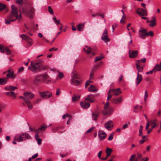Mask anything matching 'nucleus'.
<instances>
[{
  "instance_id": "obj_1",
  "label": "nucleus",
  "mask_w": 161,
  "mask_h": 161,
  "mask_svg": "<svg viewBox=\"0 0 161 161\" xmlns=\"http://www.w3.org/2000/svg\"><path fill=\"white\" fill-rule=\"evenodd\" d=\"M21 19V11H20L19 14L18 15V12L11 11L10 13L7 16V19H5V23L7 25L10 24V22H13L16 20L19 21Z\"/></svg>"
},
{
  "instance_id": "obj_2",
  "label": "nucleus",
  "mask_w": 161,
  "mask_h": 161,
  "mask_svg": "<svg viewBox=\"0 0 161 161\" xmlns=\"http://www.w3.org/2000/svg\"><path fill=\"white\" fill-rule=\"evenodd\" d=\"M48 75L47 74L37 75L34 78L33 83L35 86H37L40 82H44L48 79Z\"/></svg>"
},
{
  "instance_id": "obj_3",
  "label": "nucleus",
  "mask_w": 161,
  "mask_h": 161,
  "mask_svg": "<svg viewBox=\"0 0 161 161\" xmlns=\"http://www.w3.org/2000/svg\"><path fill=\"white\" fill-rule=\"evenodd\" d=\"M14 140L18 142H20L25 140L31 139V137L30 135L26 132H23L21 134L16 135L14 137Z\"/></svg>"
},
{
  "instance_id": "obj_4",
  "label": "nucleus",
  "mask_w": 161,
  "mask_h": 161,
  "mask_svg": "<svg viewBox=\"0 0 161 161\" xmlns=\"http://www.w3.org/2000/svg\"><path fill=\"white\" fill-rule=\"evenodd\" d=\"M28 69L31 70L32 72L35 71L36 70H41L44 69H45V67L42 65L41 63H36L33 64L32 62H31V66L29 67Z\"/></svg>"
},
{
  "instance_id": "obj_5",
  "label": "nucleus",
  "mask_w": 161,
  "mask_h": 161,
  "mask_svg": "<svg viewBox=\"0 0 161 161\" xmlns=\"http://www.w3.org/2000/svg\"><path fill=\"white\" fill-rule=\"evenodd\" d=\"M112 108L109 106V103L106 102L104 107V109L101 111V113L104 115H107L111 114Z\"/></svg>"
},
{
  "instance_id": "obj_6",
  "label": "nucleus",
  "mask_w": 161,
  "mask_h": 161,
  "mask_svg": "<svg viewBox=\"0 0 161 161\" xmlns=\"http://www.w3.org/2000/svg\"><path fill=\"white\" fill-rule=\"evenodd\" d=\"M23 13L27 16L32 18L34 14L35 10L34 8H32L29 11H27L25 8H23L22 13Z\"/></svg>"
},
{
  "instance_id": "obj_7",
  "label": "nucleus",
  "mask_w": 161,
  "mask_h": 161,
  "mask_svg": "<svg viewBox=\"0 0 161 161\" xmlns=\"http://www.w3.org/2000/svg\"><path fill=\"white\" fill-rule=\"evenodd\" d=\"M98 136L100 141H102L106 138L107 135L103 131L99 130L98 132Z\"/></svg>"
},
{
  "instance_id": "obj_8",
  "label": "nucleus",
  "mask_w": 161,
  "mask_h": 161,
  "mask_svg": "<svg viewBox=\"0 0 161 161\" xmlns=\"http://www.w3.org/2000/svg\"><path fill=\"white\" fill-rule=\"evenodd\" d=\"M101 38L105 42H109V39L108 36V31L107 29H105L104 31Z\"/></svg>"
},
{
  "instance_id": "obj_9",
  "label": "nucleus",
  "mask_w": 161,
  "mask_h": 161,
  "mask_svg": "<svg viewBox=\"0 0 161 161\" xmlns=\"http://www.w3.org/2000/svg\"><path fill=\"white\" fill-rule=\"evenodd\" d=\"M39 94L40 95V96L44 98H48L50 97L52 95V93H49V92L48 91L44 92H39Z\"/></svg>"
},
{
  "instance_id": "obj_10",
  "label": "nucleus",
  "mask_w": 161,
  "mask_h": 161,
  "mask_svg": "<svg viewBox=\"0 0 161 161\" xmlns=\"http://www.w3.org/2000/svg\"><path fill=\"white\" fill-rule=\"evenodd\" d=\"M21 37L24 40H26L30 45H31L33 43L32 39L28 36H25L24 34L20 35Z\"/></svg>"
},
{
  "instance_id": "obj_11",
  "label": "nucleus",
  "mask_w": 161,
  "mask_h": 161,
  "mask_svg": "<svg viewBox=\"0 0 161 161\" xmlns=\"http://www.w3.org/2000/svg\"><path fill=\"white\" fill-rule=\"evenodd\" d=\"M113 126V121L111 120H109L105 123V127L108 130H111Z\"/></svg>"
},
{
  "instance_id": "obj_12",
  "label": "nucleus",
  "mask_w": 161,
  "mask_h": 161,
  "mask_svg": "<svg viewBox=\"0 0 161 161\" xmlns=\"http://www.w3.org/2000/svg\"><path fill=\"white\" fill-rule=\"evenodd\" d=\"M24 97L28 100L32 99L35 96L34 94L32 92H25L23 94Z\"/></svg>"
},
{
  "instance_id": "obj_13",
  "label": "nucleus",
  "mask_w": 161,
  "mask_h": 161,
  "mask_svg": "<svg viewBox=\"0 0 161 161\" xmlns=\"http://www.w3.org/2000/svg\"><path fill=\"white\" fill-rule=\"evenodd\" d=\"M22 104L24 106H26L28 110H30L33 108V105L31 101L27 99L24 103H22Z\"/></svg>"
},
{
  "instance_id": "obj_14",
  "label": "nucleus",
  "mask_w": 161,
  "mask_h": 161,
  "mask_svg": "<svg viewBox=\"0 0 161 161\" xmlns=\"http://www.w3.org/2000/svg\"><path fill=\"white\" fill-rule=\"evenodd\" d=\"M138 52L137 50L132 51L131 50H129V57L130 58L136 57L138 55Z\"/></svg>"
},
{
  "instance_id": "obj_15",
  "label": "nucleus",
  "mask_w": 161,
  "mask_h": 161,
  "mask_svg": "<svg viewBox=\"0 0 161 161\" xmlns=\"http://www.w3.org/2000/svg\"><path fill=\"white\" fill-rule=\"evenodd\" d=\"M85 100L86 101H89L90 103H93L95 101L94 96L92 94L88 95L85 98Z\"/></svg>"
},
{
  "instance_id": "obj_16",
  "label": "nucleus",
  "mask_w": 161,
  "mask_h": 161,
  "mask_svg": "<svg viewBox=\"0 0 161 161\" xmlns=\"http://www.w3.org/2000/svg\"><path fill=\"white\" fill-rule=\"evenodd\" d=\"M140 11L138 10L136 11V13L141 16H146L147 15V13L146 10L144 9H140Z\"/></svg>"
},
{
  "instance_id": "obj_17",
  "label": "nucleus",
  "mask_w": 161,
  "mask_h": 161,
  "mask_svg": "<svg viewBox=\"0 0 161 161\" xmlns=\"http://www.w3.org/2000/svg\"><path fill=\"white\" fill-rule=\"evenodd\" d=\"M136 68L137 70V74H140V72H142L143 70V67L141 66L140 65L139 63V61L137 60L136 63Z\"/></svg>"
},
{
  "instance_id": "obj_18",
  "label": "nucleus",
  "mask_w": 161,
  "mask_h": 161,
  "mask_svg": "<svg viewBox=\"0 0 161 161\" xmlns=\"http://www.w3.org/2000/svg\"><path fill=\"white\" fill-rule=\"evenodd\" d=\"M80 105L82 108L83 109H87L88 108L90 105L89 103L86 102H80Z\"/></svg>"
},
{
  "instance_id": "obj_19",
  "label": "nucleus",
  "mask_w": 161,
  "mask_h": 161,
  "mask_svg": "<svg viewBox=\"0 0 161 161\" xmlns=\"http://www.w3.org/2000/svg\"><path fill=\"white\" fill-rule=\"evenodd\" d=\"M79 77L78 76L77 73L75 71H73L71 75V82H74V80L75 79H78Z\"/></svg>"
},
{
  "instance_id": "obj_20",
  "label": "nucleus",
  "mask_w": 161,
  "mask_h": 161,
  "mask_svg": "<svg viewBox=\"0 0 161 161\" xmlns=\"http://www.w3.org/2000/svg\"><path fill=\"white\" fill-rule=\"evenodd\" d=\"M142 76L141 75L137 74V76L136 79V82L137 85H138L142 80Z\"/></svg>"
},
{
  "instance_id": "obj_21",
  "label": "nucleus",
  "mask_w": 161,
  "mask_h": 161,
  "mask_svg": "<svg viewBox=\"0 0 161 161\" xmlns=\"http://www.w3.org/2000/svg\"><path fill=\"white\" fill-rule=\"evenodd\" d=\"M65 117H67L68 118V120L67 122V124L69 125V124L70 121L71 120L72 117V116L68 114H66L64 115L63 116V119H65Z\"/></svg>"
},
{
  "instance_id": "obj_22",
  "label": "nucleus",
  "mask_w": 161,
  "mask_h": 161,
  "mask_svg": "<svg viewBox=\"0 0 161 161\" xmlns=\"http://www.w3.org/2000/svg\"><path fill=\"white\" fill-rule=\"evenodd\" d=\"M112 92L113 94L115 96H117L121 93V92L120 91L119 88H118L116 89H112Z\"/></svg>"
},
{
  "instance_id": "obj_23",
  "label": "nucleus",
  "mask_w": 161,
  "mask_h": 161,
  "mask_svg": "<svg viewBox=\"0 0 161 161\" xmlns=\"http://www.w3.org/2000/svg\"><path fill=\"white\" fill-rule=\"evenodd\" d=\"M122 101V99L121 97L118 98H113L112 100V102L115 104L120 103Z\"/></svg>"
},
{
  "instance_id": "obj_24",
  "label": "nucleus",
  "mask_w": 161,
  "mask_h": 161,
  "mask_svg": "<svg viewBox=\"0 0 161 161\" xmlns=\"http://www.w3.org/2000/svg\"><path fill=\"white\" fill-rule=\"evenodd\" d=\"M99 114V112L97 111L93 113L92 114V119L94 120H96V118L98 117Z\"/></svg>"
},
{
  "instance_id": "obj_25",
  "label": "nucleus",
  "mask_w": 161,
  "mask_h": 161,
  "mask_svg": "<svg viewBox=\"0 0 161 161\" xmlns=\"http://www.w3.org/2000/svg\"><path fill=\"white\" fill-rule=\"evenodd\" d=\"M49 126H48V127ZM48 127L47 125L45 124H43L42 125H41L40 127L39 128V129L37 130H38V131H42L45 130Z\"/></svg>"
},
{
  "instance_id": "obj_26",
  "label": "nucleus",
  "mask_w": 161,
  "mask_h": 161,
  "mask_svg": "<svg viewBox=\"0 0 161 161\" xmlns=\"http://www.w3.org/2000/svg\"><path fill=\"white\" fill-rule=\"evenodd\" d=\"M86 48H83V50L87 54L90 53L92 51V50L90 46H86Z\"/></svg>"
},
{
  "instance_id": "obj_27",
  "label": "nucleus",
  "mask_w": 161,
  "mask_h": 161,
  "mask_svg": "<svg viewBox=\"0 0 161 161\" xmlns=\"http://www.w3.org/2000/svg\"><path fill=\"white\" fill-rule=\"evenodd\" d=\"M7 80L8 79L7 78H0V84L1 85H5L6 83Z\"/></svg>"
},
{
  "instance_id": "obj_28",
  "label": "nucleus",
  "mask_w": 161,
  "mask_h": 161,
  "mask_svg": "<svg viewBox=\"0 0 161 161\" xmlns=\"http://www.w3.org/2000/svg\"><path fill=\"white\" fill-rule=\"evenodd\" d=\"M8 73L7 74V76L8 78H12L13 76L14 72L12 70L8 69Z\"/></svg>"
},
{
  "instance_id": "obj_29",
  "label": "nucleus",
  "mask_w": 161,
  "mask_h": 161,
  "mask_svg": "<svg viewBox=\"0 0 161 161\" xmlns=\"http://www.w3.org/2000/svg\"><path fill=\"white\" fill-rule=\"evenodd\" d=\"M154 68L157 71H161V61L159 64H156L155 65Z\"/></svg>"
},
{
  "instance_id": "obj_30",
  "label": "nucleus",
  "mask_w": 161,
  "mask_h": 161,
  "mask_svg": "<svg viewBox=\"0 0 161 161\" xmlns=\"http://www.w3.org/2000/svg\"><path fill=\"white\" fill-rule=\"evenodd\" d=\"M17 89V87H16L12 86L5 87V89L6 90H14Z\"/></svg>"
},
{
  "instance_id": "obj_31",
  "label": "nucleus",
  "mask_w": 161,
  "mask_h": 161,
  "mask_svg": "<svg viewBox=\"0 0 161 161\" xmlns=\"http://www.w3.org/2000/svg\"><path fill=\"white\" fill-rule=\"evenodd\" d=\"M84 24H80L77 26V30L79 31H82L84 28Z\"/></svg>"
},
{
  "instance_id": "obj_32",
  "label": "nucleus",
  "mask_w": 161,
  "mask_h": 161,
  "mask_svg": "<svg viewBox=\"0 0 161 161\" xmlns=\"http://www.w3.org/2000/svg\"><path fill=\"white\" fill-rule=\"evenodd\" d=\"M94 86L93 85H90L89 88L88 89V91L90 92H96L97 91V89H93Z\"/></svg>"
},
{
  "instance_id": "obj_33",
  "label": "nucleus",
  "mask_w": 161,
  "mask_h": 161,
  "mask_svg": "<svg viewBox=\"0 0 161 161\" xmlns=\"http://www.w3.org/2000/svg\"><path fill=\"white\" fill-rule=\"evenodd\" d=\"M106 152L107 157H108L110 156L111 153L112 152V150L111 148L107 147L106 149Z\"/></svg>"
},
{
  "instance_id": "obj_34",
  "label": "nucleus",
  "mask_w": 161,
  "mask_h": 161,
  "mask_svg": "<svg viewBox=\"0 0 161 161\" xmlns=\"http://www.w3.org/2000/svg\"><path fill=\"white\" fill-rule=\"evenodd\" d=\"M11 11H14V12H18V10L17 8L14 5H13L11 7Z\"/></svg>"
},
{
  "instance_id": "obj_35",
  "label": "nucleus",
  "mask_w": 161,
  "mask_h": 161,
  "mask_svg": "<svg viewBox=\"0 0 161 161\" xmlns=\"http://www.w3.org/2000/svg\"><path fill=\"white\" fill-rule=\"evenodd\" d=\"M80 98V96L79 95H75L72 97V100L73 102L76 101L78 100Z\"/></svg>"
},
{
  "instance_id": "obj_36",
  "label": "nucleus",
  "mask_w": 161,
  "mask_h": 161,
  "mask_svg": "<svg viewBox=\"0 0 161 161\" xmlns=\"http://www.w3.org/2000/svg\"><path fill=\"white\" fill-rule=\"evenodd\" d=\"M156 25V21L151 20L150 21V23L149 24V26L151 27H153Z\"/></svg>"
},
{
  "instance_id": "obj_37",
  "label": "nucleus",
  "mask_w": 161,
  "mask_h": 161,
  "mask_svg": "<svg viewBox=\"0 0 161 161\" xmlns=\"http://www.w3.org/2000/svg\"><path fill=\"white\" fill-rule=\"evenodd\" d=\"M143 126L142 125H141L140 127L139 130V136H141L143 135L142 130H143Z\"/></svg>"
},
{
  "instance_id": "obj_38",
  "label": "nucleus",
  "mask_w": 161,
  "mask_h": 161,
  "mask_svg": "<svg viewBox=\"0 0 161 161\" xmlns=\"http://www.w3.org/2000/svg\"><path fill=\"white\" fill-rule=\"evenodd\" d=\"M95 70V69H92L91 72L90 74V79H92L93 78V76L94 75V73Z\"/></svg>"
},
{
  "instance_id": "obj_39",
  "label": "nucleus",
  "mask_w": 161,
  "mask_h": 161,
  "mask_svg": "<svg viewBox=\"0 0 161 161\" xmlns=\"http://www.w3.org/2000/svg\"><path fill=\"white\" fill-rule=\"evenodd\" d=\"M74 82H71L74 85L77 86L78 84H79L80 83V81L78 80V79H75L74 80Z\"/></svg>"
},
{
  "instance_id": "obj_40",
  "label": "nucleus",
  "mask_w": 161,
  "mask_h": 161,
  "mask_svg": "<svg viewBox=\"0 0 161 161\" xmlns=\"http://www.w3.org/2000/svg\"><path fill=\"white\" fill-rule=\"evenodd\" d=\"M53 20H54V23L57 25H58L60 24V20L59 19L57 20L55 17L53 18Z\"/></svg>"
},
{
  "instance_id": "obj_41",
  "label": "nucleus",
  "mask_w": 161,
  "mask_h": 161,
  "mask_svg": "<svg viewBox=\"0 0 161 161\" xmlns=\"http://www.w3.org/2000/svg\"><path fill=\"white\" fill-rule=\"evenodd\" d=\"M139 33L140 35V37L142 39H145L146 37V36L145 34L142 33V32H139Z\"/></svg>"
},
{
  "instance_id": "obj_42",
  "label": "nucleus",
  "mask_w": 161,
  "mask_h": 161,
  "mask_svg": "<svg viewBox=\"0 0 161 161\" xmlns=\"http://www.w3.org/2000/svg\"><path fill=\"white\" fill-rule=\"evenodd\" d=\"M136 155L135 154H133L130 157L129 161H138L137 159H136L134 160H133L135 158Z\"/></svg>"
},
{
  "instance_id": "obj_43",
  "label": "nucleus",
  "mask_w": 161,
  "mask_h": 161,
  "mask_svg": "<svg viewBox=\"0 0 161 161\" xmlns=\"http://www.w3.org/2000/svg\"><path fill=\"white\" fill-rule=\"evenodd\" d=\"M4 52H6L7 54H9L11 53V51L8 47H5L4 49Z\"/></svg>"
},
{
  "instance_id": "obj_44",
  "label": "nucleus",
  "mask_w": 161,
  "mask_h": 161,
  "mask_svg": "<svg viewBox=\"0 0 161 161\" xmlns=\"http://www.w3.org/2000/svg\"><path fill=\"white\" fill-rule=\"evenodd\" d=\"M148 94L147 93V90H146L145 92V94L144 97V100L145 102H146V101L148 97Z\"/></svg>"
},
{
  "instance_id": "obj_45",
  "label": "nucleus",
  "mask_w": 161,
  "mask_h": 161,
  "mask_svg": "<svg viewBox=\"0 0 161 161\" xmlns=\"http://www.w3.org/2000/svg\"><path fill=\"white\" fill-rule=\"evenodd\" d=\"M42 101V99L41 98H38L36 99L34 102V104H37L39 103Z\"/></svg>"
},
{
  "instance_id": "obj_46",
  "label": "nucleus",
  "mask_w": 161,
  "mask_h": 161,
  "mask_svg": "<svg viewBox=\"0 0 161 161\" xmlns=\"http://www.w3.org/2000/svg\"><path fill=\"white\" fill-rule=\"evenodd\" d=\"M156 72V70H155L154 67L151 70H150V71H149V72H147L146 73V74L147 75H148L149 74H152L153 72H154V73H155Z\"/></svg>"
},
{
  "instance_id": "obj_47",
  "label": "nucleus",
  "mask_w": 161,
  "mask_h": 161,
  "mask_svg": "<svg viewBox=\"0 0 161 161\" xmlns=\"http://www.w3.org/2000/svg\"><path fill=\"white\" fill-rule=\"evenodd\" d=\"M121 11L122 12L123 14V15H122V18L121 19L120 22L121 23H124V22L123 20L122 19H125V13H124V11L123 10H121Z\"/></svg>"
},
{
  "instance_id": "obj_48",
  "label": "nucleus",
  "mask_w": 161,
  "mask_h": 161,
  "mask_svg": "<svg viewBox=\"0 0 161 161\" xmlns=\"http://www.w3.org/2000/svg\"><path fill=\"white\" fill-rule=\"evenodd\" d=\"M48 11L50 14H53V11L50 6L48 7Z\"/></svg>"
},
{
  "instance_id": "obj_49",
  "label": "nucleus",
  "mask_w": 161,
  "mask_h": 161,
  "mask_svg": "<svg viewBox=\"0 0 161 161\" xmlns=\"http://www.w3.org/2000/svg\"><path fill=\"white\" fill-rule=\"evenodd\" d=\"M6 8V5L2 3H0V11Z\"/></svg>"
},
{
  "instance_id": "obj_50",
  "label": "nucleus",
  "mask_w": 161,
  "mask_h": 161,
  "mask_svg": "<svg viewBox=\"0 0 161 161\" xmlns=\"http://www.w3.org/2000/svg\"><path fill=\"white\" fill-rule=\"evenodd\" d=\"M156 125H153L150 129L148 130L147 133L148 134H149L153 130V129L156 126Z\"/></svg>"
},
{
  "instance_id": "obj_51",
  "label": "nucleus",
  "mask_w": 161,
  "mask_h": 161,
  "mask_svg": "<svg viewBox=\"0 0 161 161\" xmlns=\"http://www.w3.org/2000/svg\"><path fill=\"white\" fill-rule=\"evenodd\" d=\"M146 36H153V32L152 31H150L147 33H146Z\"/></svg>"
},
{
  "instance_id": "obj_52",
  "label": "nucleus",
  "mask_w": 161,
  "mask_h": 161,
  "mask_svg": "<svg viewBox=\"0 0 161 161\" xmlns=\"http://www.w3.org/2000/svg\"><path fill=\"white\" fill-rule=\"evenodd\" d=\"M35 137V139L36 140L39 139V131H37V132H36Z\"/></svg>"
},
{
  "instance_id": "obj_53",
  "label": "nucleus",
  "mask_w": 161,
  "mask_h": 161,
  "mask_svg": "<svg viewBox=\"0 0 161 161\" xmlns=\"http://www.w3.org/2000/svg\"><path fill=\"white\" fill-rule=\"evenodd\" d=\"M103 58H102V57L100 56L96 57V58H95V61L96 62L100 60H102Z\"/></svg>"
},
{
  "instance_id": "obj_54",
  "label": "nucleus",
  "mask_w": 161,
  "mask_h": 161,
  "mask_svg": "<svg viewBox=\"0 0 161 161\" xmlns=\"http://www.w3.org/2000/svg\"><path fill=\"white\" fill-rule=\"evenodd\" d=\"M147 31V30L145 29H140L139 30V32H142V33L145 34L146 33V32Z\"/></svg>"
},
{
  "instance_id": "obj_55",
  "label": "nucleus",
  "mask_w": 161,
  "mask_h": 161,
  "mask_svg": "<svg viewBox=\"0 0 161 161\" xmlns=\"http://www.w3.org/2000/svg\"><path fill=\"white\" fill-rule=\"evenodd\" d=\"M10 96L13 97L14 98H15L16 96H15V92H13V91L10 92Z\"/></svg>"
},
{
  "instance_id": "obj_56",
  "label": "nucleus",
  "mask_w": 161,
  "mask_h": 161,
  "mask_svg": "<svg viewBox=\"0 0 161 161\" xmlns=\"http://www.w3.org/2000/svg\"><path fill=\"white\" fill-rule=\"evenodd\" d=\"M60 92H61L60 89L59 88L57 89L56 93V95L57 96L59 95L60 94Z\"/></svg>"
},
{
  "instance_id": "obj_57",
  "label": "nucleus",
  "mask_w": 161,
  "mask_h": 161,
  "mask_svg": "<svg viewBox=\"0 0 161 161\" xmlns=\"http://www.w3.org/2000/svg\"><path fill=\"white\" fill-rule=\"evenodd\" d=\"M156 120L155 119L153 120H151L150 122V125H156Z\"/></svg>"
},
{
  "instance_id": "obj_58",
  "label": "nucleus",
  "mask_w": 161,
  "mask_h": 161,
  "mask_svg": "<svg viewBox=\"0 0 161 161\" xmlns=\"http://www.w3.org/2000/svg\"><path fill=\"white\" fill-rule=\"evenodd\" d=\"M142 157V155L140 153H138L137 154V157L136 158V159H137V160L140 159Z\"/></svg>"
},
{
  "instance_id": "obj_59",
  "label": "nucleus",
  "mask_w": 161,
  "mask_h": 161,
  "mask_svg": "<svg viewBox=\"0 0 161 161\" xmlns=\"http://www.w3.org/2000/svg\"><path fill=\"white\" fill-rule=\"evenodd\" d=\"M58 76L59 79H61L64 77V74L62 72L59 73Z\"/></svg>"
},
{
  "instance_id": "obj_60",
  "label": "nucleus",
  "mask_w": 161,
  "mask_h": 161,
  "mask_svg": "<svg viewBox=\"0 0 161 161\" xmlns=\"http://www.w3.org/2000/svg\"><path fill=\"white\" fill-rule=\"evenodd\" d=\"M23 0H17L16 2L19 4L22 5L23 4Z\"/></svg>"
},
{
  "instance_id": "obj_61",
  "label": "nucleus",
  "mask_w": 161,
  "mask_h": 161,
  "mask_svg": "<svg viewBox=\"0 0 161 161\" xmlns=\"http://www.w3.org/2000/svg\"><path fill=\"white\" fill-rule=\"evenodd\" d=\"M62 129V127H55L53 129V132H55L56 131L58 130L59 129Z\"/></svg>"
},
{
  "instance_id": "obj_62",
  "label": "nucleus",
  "mask_w": 161,
  "mask_h": 161,
  "mask_svg": "<svg viewBox=\"0 0 161 161\" xmlns=\"http://www.w3.org/2000/svg\"><path fill=\"white\" fill-rule=\"evenodd\" d=\"M149 158L146 157L145 158H143L140 159V161H147L149 160Z\"/></svg>"
},
{
  "instance_id": "obj_63",
  "label": "nucleus",
  "mask_w": 161,
  "mask_h": 161,
  "mask_svg": "<svg viewBox=\"0 0 161 161\" xmlns=\"http://www.w3.org/2000/svg\"><path fill=\"white\" fill-rule=\"evenodd\" d=\"M129 125V123H126L124 124L122 126V129H125L128 127V125Z\"/></svg>"
},
{
  "instance_id": "obj_64",
  "label": "nucleus",
  "mask_w": 161,
  "mask_h": 161,
  "mask_svg": "<svg viewBox=\"0 0 161 161\" xmlns=\"http://www.w3.org/2000/svg\"><path fill=\"white\" fill-rule=\"evenodd\" d=\"M113 133L111 134L108 138V140H111L113 138Z\"/></svg>"
}]
</instances>
